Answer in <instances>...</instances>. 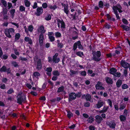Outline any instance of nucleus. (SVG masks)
I'll use <instances>...</instances> for the list:
<instances>
[{
  "mask_svg": "<svg viewBox=\"0 0 130 130\" xmlns=\"http://www.w3.org/2000/svg\"><path fill=\"white\" fill-rule=\"evenodd\" d=\"M112 9L115 14L116 15L117 19H119L120 18L117 10L118 11L119 13H121L123 12L121 10L122 9V7L119 4H117L115 6H113Z\"/></svg>",
  "mask_w": 130,
  "mask_h": 130,
  "instance_id": "nucleus-1",
  "label": "nucleus"
},
{
  "mask_svg": "<svg viewBox=\"0 0 130 130\" xmlns=\"http://www.w3.org/2000/svg\"><path fill=\"white\" fill-rule=\"evenodd\" d=\"M93 59L96 61H99L101 60L99 57L101 56V53L100 51H97V52H92Z\"/></svg>",
  "mask_w": 130,
  "mask_h": 130,
  "instance_id": "nucleus-2",
  "label": "nucleus"
},
{
  "mask_svg": "<svg viewBox=\"0 0 130 130\" xmlns=\"http://www.w3.org/2000/svg\"><path fill=\"white\" fill-rule=\"evenodd\" d=\"M14 31V29L12 28H10L9 29H6L5 31V33L6 35L8 38H10L11 36L10 34H13Z\"/></svg>",
  "mask_w": 130,
  "mask_h": 130,
  "instance_id": "nucleus-3",
  "label": "nucleus"
},
{
  "mask_svg": "<svg viewBox=\"0 0 130 130\" xmlns=\"http://www.w3.org/2000/svg\"><path fill=\"white\" fill-rule=\"evenodd\" d=\"M57 22L58 26L59 28H60V27L61 28H65V24L64 22L62 19L60 20L59 19H58L57 20Z\"/></svg>",
  "mask_w": 130,
  "mask_h": 130,
  "instance_id": "nucleus-4",
  "label": "nucleus"
},
{
  "mask_svg": "<svg viewBox=\"0 0 130 130\" xmlns=\"http://www.w3.org/2000/svg\"><path fill=\"white\" fill-rule=\"evenodd\" d=\"M17 102L19 104H21L24 102L26 100V98L25 96H21L18 95L17 96Z\"/></svg>",
  "mask_w": 130,
  "mask_h": 130,
  "instance_id": "nucleus-5",
  "label": "nucleus"
},
{
  "mask_svg": "<svg viewBox=\"0 0 130 130\" xmlns=\"http://www.w3.org/2000/svg\"><path fill=\"white\" fill-rule=\"evenodd\" d=\"M104 102L101 100H100L98 101L97 104L96 105V107L97 108H99L103 106Z\"/></svg>",
  "mask_w": 130,
  "mask_h": 130,
  "instance_id": "nucleus-6",
  "label": "nucleus"
},
{
  "mask_svg": "<svg viewBox=\"0 0 130 130\" xmlns=\"http://www.w3.org/2000/svg\"><path fill=\"white\" fill-rule=\"evenodd\" d=\"M58 55V53H56L55 55L53 56V60L55 63H58L60 61L59 58L57 57Z\"/></svg>",
  "mask_w": 130,
  "mask_h": 130,
  "instance_id": "nucleus-7",
  "label": "nucleus"
},
{
  "mask_svg": "<svg viewBox=\"0 0 130 130\" xmlns=\"http://www.w3.org/2000/svg\"><path fill=\"white\" fill-rule=\"evenodd\" d=\"M102 85V83L100 82H98L95 86L96 89L100 90L104 89V88L103 87L101 86Z\"/></svg>",
  "mask_w": 130,
  "mask_h": 130,
  "instance_id": "nucleus-8",
  "label": "nucleus"
},
{
  "mask_svg": "<svg viewBox=\"0 0 130 130\" xmlns=\"http://www.w3.org/2000/svg\"><path fill=\"white\" fill-rule=\"evenodd\" d=\"M45 71L46 74L49 76H50L51 75V72L52 71V69L51 67H48L46 69Z\"/></svg>",
  "mask_w": 130,
  "mask_h": 130,
  "instance_id": "nucleus-9",
  "label": "nucleus"
},
{
  "mask_svg": "<svg viewBox=\"0 0 130 130\" xmlns=\"http://www.w3.org/2000/svg\"><path fill=\"white\" fill-rule=\"evenodd\" d=\"M121 64L124 68H127L129 67V64L124 61L122 60L121 61Z\"/></svg>",
  "mask_w": 130,
  "mask_h": 130,
  "instance_id": "nucleus-10",
  "label": "nucleus"
},
{
  "mask_svg": "<svg viewBox=\"0 0 130 130\" xmlns=\"http://www.w3.org/2000/svg\"><path fill=\"white\" fill-rule=\"evenodd\" d=\"M107 124L109 125L110 127L111 128H114L115 127L116 124L115 122L111 121L110 122H107Z\"/></svg>",
  "mask_w": 130,
  "mask_h": 130,
  "instance_id": "nucleus-11",
  "label": "nucleus"
},
{
  "mask_svg": "<svg viewBox=\"0 0 130 130\" xmlns=\"http://www.w3.org/2000/svg\"><path fill=\"white\" fill-rule=\"evenodd\" d=\"M103 120L102 118L99 115H96L95 117V120L98 123H100Z\"/></svg>",
  "mask_w": 130,
  "mask_h": 130,
  "instance_id": "nucleus-12",
  "label": "nucleus"
},
{
  "mask_svg": "<svg viewBox=\"0 0 130 130\" xmlns=\"http://www.w3.org/2000/svg\"><path fill=\"white\" fill-rule=\"evenodd\" d=\"M86 99L87 101H89L91 102H93V100L91 98V95L89 94H86Z\"/></svg>",
  "mask_w": 130,
  "mask_h": 130,
  "instance_id": "nucleus-13",
  "label": "nucleus"
},
{
  "mask_svg": "<svg viewBox=\"0 0 130 130\" xmlns=\"http://www.w3.org/2000/svg\"><path fill=\"white\" fill-rule=\"evenodd\" d=\"M69 96L70 98L71 99L74 100L76 97V95L74 93H72L69 94Z\"/></svg>",
  "mask_w": 130,
  "mask_h": 130,
  "instance_id": "nucleus-14",
  "label": "nucleus"
},
{
  "mask_svg": "<svg viewBox=\"0 0 130 130\" xmlns=\"http://www.w3.org/2000/svg\"><path fill=\"white\" fill-rule=\"evenodd\" d=\"M121 27L126 31H128L129 30V27L125 25H121Z\"/></svg>",
  "mask_w": 130,
  "mask_h": 130,
  "instance_id": "nucleus-15",
  "label": "nucleus"
},
{
  "mask_svg": "<svg viewBox=\"0 0 130 130\" xmlns=\"http://www.w3.org/2000/svg\"><path fill=\"white\" fill-rule=\"evenodd\" d=\"M64 11L67 14H68L69 13V11L68 6H64Z\"/></svg>",
  "mask_w": 130,
  "mask_h": 130,
  "instance_id": "nucleus-16",
  "label": "nucleus"
},
{
  "mask_svg": "<svg viewBox=\"0 0 130 130\" xmlns=\"http://www.w3.org/2000/svg\"><path fill=\"white\" fill-rule=\"evenodd\" d=\"M106 16L107 19L108 20L113 21H115V19L112 18H111L109 14H107Z\"/></svg>",
  "mask_w": 130,
  "mask_h": 130,
  "instance_id": "nucleus-17",
  "label": "nucleus"
},
{
  "mask_svg": "<svg viewBox=\"0 0 130 130\" xmlns=\"http://www.w3.org/2000/svg\"><path fill=\"white\" fill-rule=\"evenodd\" d=\"M126 116L123 115H121L120 116V119L121 121H123L126 120Z\"/></svg>",
  "mask_w": 130,
  "mask_h": 130,
  "instance_id": "nucleus-18",
  "label": "nucleus"
},
{
  "mask_svg": "<svg viewBox=\"0 0 130 130\" xmlns=\"http://www.w3.org/2000/svg\"><path fill=\"white\" fill-rule=\"evenodd\" d=\"M106 81L107 83H108L112 84V83L111 79L109 77H106Z\"/></svg>",
  "mask_w": 130,
  "mask_h": 130,
  "instance_id": "nucleus-19",
  "label": "nucleus"
},
{
  "mask_svg": "<svg viewBox=\"0 0 130 130\" xmlns=\"http://www.w3.org/2000/svg\"><path fill=\"white\" fill-rule=\"evenodd\" d=\"M48 7L50 9H52L53 10H55L57 8V6L56 5L52 6V5H48Z\"/></svg>",
  "mask_w": 130,
  "mask_h": 130,
  "instance_id": "nucleus-20",
  "label": "nucleus"
},
{
  "mask_svg": "<svg viewBox=\"0 0 130 130\" xmlns=\"http://www.w3.org/2000/svg\"><path fill=\"white\" fill-rule=\"evenodd\" d=\"M116 72V69L114 68H112L110 69V73L113 75H114Z\"/></svg>",
  "mask_w": 130,
  "mask_h": 130,
  "instance_id": "nucleus-21",
  "label": "nucleus"
},
{
  "mask_svg": "<svg viewBox=\"0 0 130 130\" xmlns=\"http://www.w3.org/2000/svg\"><path fill=\"white\" fill-rule=\"evenodd\" d=\"M53 75L57 76H59L60 75V73L57 70H55L53 72Z\"/></svg>",
  "mask_w": 130,
  "mask_h": 130,
  "instance_id": "nucleus-22",
  "label": "nucleus"
},
{
  "mask_svg": "<svg viewBox=\"0 0 130 130\" xmlns=\"http://www.w3.org/2000/svg\"><path fill=\"white\" fill-rule=\"evenodd\" d=\"M122 82L121 80H118L116 83L117 86V87H119L122 85Z\"/></svg>",
  "mask_w": 130,
  "mask_h": 130,
  "instance_id": "nucleus-23",
  "label": "nucleus"
},
{
  "mask_svg": "<svg viewBox=\"0 0 130 130\" xmlns=\"http://www.w3.org/2000/svg\"><path fill=\"white\" fill-rule=\"evenodd\" d=\"M36 14L38 16H39L41 14V8H40L39 7L37 8Z\"/></svg>",
  "mask_w": 130,
  "mask_h": 130,
  "instance_id": "nucleus-24",
  "label": "nucleus"
},
{
  "mask_svg": "<svg viewBox=\"0 0 130 130\" xmlns=\"http://www.w3.org/2000/svg\"><path fill=\"white\" fill-rule=\"evenodd\" d=\"M25 5L27 7H29L30 5V3L28 1L25 0L24 1Z\"/></svg>",
  "mask_w": 130,
  "mask_h": 130,
  "instance_id": "nucleus-25",
  "label": "nucleus"
},
{
  "mask_svg": "<svg viewBox=\"0 0 130 130\" xmlns=\"http://www.w3.org/2000/svg\"><path fill=\"white\" fill-rule=\"evenodd\" d=\"M15 12V10L14 9H12L10 11V13L12 18L14 17Z\"/></svg>",
  "mask_w": 130,
  "mask_h": 130,
  "instance_id": "nucleus-26",
  "label": "nucleus"
},
{
  "mask_svg": "<svg viewBox=\"0 0 130 130\" xmlns=\"http://www.w3.org/2000/svg\"><path fill=\"white\" fill-rule=\"evenodd\" d=\"M94 120V119L91 117H90L88 118L87 121L89 123H91L93 122Z\"/></svg>",
  "mask_w": 130,
  "mask_h": 130,
  "instance_id": "nucleus-27",
  "label": "nucleus"
},
{
  "mask_svg": "<svg viewBox=\"0 0 130 130\" xmlns=\"http://www.w3.org/2000/svg\"><path fill=\"white\" fill-rule=\"evenodd\" d=\"M33 29V27L31 25H29L28 27V30L30 32H31L32 31Z\"/></svg>",
  "mask_w": 130,
  "mask_h": 130,
  "instance_id": "nucleus-28",
  "label": "nucleus"
},
{
  "mask_svg": "<svg viewBox=\"0 0 130 130\" xmlns=\"http://www.w3.org/2000/svg\"><path fill=\"white\" fill-rule=\"evenodd\" d=\"M56 37L57 38L60 37L61 36V34L59 32H57L55 33Z\"/></svg>",
  "mask_w": 130,
  "mask_h": 130,
  "instance_id": "nucleus-29",
  "label": "nucleus"
},
{
  "mask_svg": "<svg viewBox=\"0 0 130 130\" xmlns=\"http://www.w3.org/2000/svg\"><path fill=\"white\" fill-rule=\"evenodd\" d=\"M76 54L78 56L81 57L82 56H83L84 54L83 52H77Z\"/></svg>",
  "mask_w": 130,
  "mask_h": 130,
  "instance_id": "nucleus-30",
  "label": "nucleus"
},
{
  "mask_svg": "<svg viewBox=\"0 0 130 130\" xmlns=\"http://www.w3.org/2000/svg\"><path fill=\"white\" fill-rule=\"evenodd\" d=\"M67 116L69 118H70L71 117L73 116V114L70 111H67Z\"/></svg>",
  "mask_w": 130,
  "mask_h": 130,
  "instance_id": "nucleus-31",
  "label": "nucleus"
},
{
  "mask_svg": "<svg viewBox=\"0 0 130 130\" xmlns=\"http://www.w3.org/2000/svg\"><path fill=\"white\" fill-rule=\"evenodd\" d=\"M77 44L79 49L82 50L83 48V47L80 44V41H77Z\"/></svg>",
  "mask_w": 130,
  "mask_h": 130,
  "instance_id": "nucleus-32",
  "label": "nucleus"
},
{
  "mask_svg": "<svg viewBox=\"0 0 130 130\" xmlns=\"http://www.w3.org/2000/svg\"><path fill=\"white\" fill-rule=\"evenodd\" d=\"M51 17L50 14H48L45 18V19L47 21H49L51 20Z\"/></svg>",
  "mask_w": 130,
  "mask_h": 130,
  "instance_id": "nucleus-33",
  "label": "nucleus"
},
{
  "mask_svg": "<svg viewBox=\"0 0 130 130\" xmlns=\"http://www.w3.org/2000/svg\"><path fill=\"white\" fill-rule=\"evenodd\" d=\"M107 103L109 104L110 107L111 108L112 107V104L111 101L110 99L107 100Z\"/></svg>",
  "mask_w": 130,
  "mask_h": 130,
  "instance_id": "nucleus-34",
  "label": "nucleus"
},
{
  "mask_svg": "<svg viewBox=\"0 0 130 130\" xmlns=\"http://www.w3.org/2000/svg\"><path fill=\"white\" fill-rule=\"evenodd\" d=\"M6 67L5 66H3L0 69V71L2 72H6Z\"/></svg>",
  "mask_w": 130,
  "mask_h": 130,
  "instance_id": "nucleus-35",
  "label": "nucleus"
},
{
  "mask_svg": "<svg viewBox=\"0 0 130 130\" xmlns=\"http://www.w3.org/2000/svg\"><path fill=\"white\" fill-rule=\"evenodd\" d=\"M20 37V35L19 33L16 34L15 36V40H18L19 39Z\"/></svg>",
  "mask_w": 130,
  "mask_h": 130,
  "instance_id": "nucleus-36",
  "label": "nucleus"
},
{
  "mask_svg": "<svg viewBox=\"0 0 130 130\" xmlns=\"http://www.w3.org/2000/svg\"><path fill=\"white\" fill-rule=\"evenodd\" d=\"M70 75L71 76H72L73 75L76 74L77 73V72L72 70H70Z\"/></svg>",
  "mask_w": 130,
  "mask_h": 130,
  "instance_id": "nucleus-37",
  "label": "nucleus"
},
{
  "mask_svg": "<svg viewBox=\"0 0 130 130\" xmlns=\"http://www.w3.org/2000/svg\"><path fill=\"white\" fill-rule=\"evenodd\" d=\"M19 9L21 11H24L25 10V8L24 6H21L20 7Z\"/></svg>",
  "mask_w": 130,
  "mask_h": 130,
  "instance_id": "nucleus-38",
  "label": "nucleus"
},
{
  "mask_svg": "<svg viewBox=\"0 0 130 130\" xmlns=\"http://www.w3.org/2000/svg\"><path fill=\"white\" fill-rule=\"evenodd\" d=\"M64 89V87L63 86H61L59 87L58 89L57 92H61L63 91Z\"/></svg>",
  "mask_w": 130,
  "mask_h": 130,
  "instance_id": "nucleus-39",
  "label": "nucleus"
},
{
  "mask_svg": "<svg viewBox=\"0 0 130 130\" xmlns=\"http://www.w3.org/2000/svg\"><path fill=\"white\" fill-rule=\"evenodd\" d=\"M41 60H39L38 61V62L37 68L39 69L41 68Z\"/></svg>",
  "mask_w": 130,
  "mask_h": 130,
  "instance_id": "nucleus-40",
  "label": "nucleus"
},
{
  "mask_svg": "<svg viewBox=\"0 0 130 130\" xmlns=\"http://www.w3.org/2000/svg\"><path fill=\"white\" fill-rule=\"evenodd\" d=\"M1 2L4 7H5L7 6V3L4 0H2Z\"/></svg>",
  "mask_w": 130,
  "mask_h": 130,
  "instance_id": "nucleus-41",
  "label": "nucleus"
},
{
  "mask_svg": "<svg viewBox=\"0 0 130 130\" xmlns=\"http://www.w3.org/2000/svg\"><path fill=\"white\" fill-rule=\"evenodd\" d=\"M12 64L13 66L15 67H16L18 66V64L16 62L13 61L12 62Z\"/></svg>",
  "mask_w": 130,
  "mask_h": 130,
  "instance_id": "nucleus-42",
  "label": "nucleus"
},
{
  "mask_svg": "<svg viewBox=\"0 0 130 130\" xmlns=\"http://www.w3.org/2000/svg\"><path fill=\"white\" fill-rule=\"evenodd\" d=\"M123 22L125 24L127 25L128 24V21L127 20L125 19H123L122 20Z\"/></svg>",
  "mask_w": 130,
  "mask_h": 130,
  "instance_id": "nucleus-43",
  "label": "nucleus"
},
{
  "mask_svg": "<svg viewBox=\"0 0 130 130\" xmlns=\"http://www.w3.org/2000/svg\"><path fill=\"white\" fill-rule=\"evenodd\" d=\"M113 75L116 77H119L120 76L121 74L120 73H115Z\"/></svg>",
  "mask_w": 130,
  "mask_h": 130,
  "instance_id": "nucleus-44",
  "label": "nucleus"
},
{
  "mask_svg": "<svg viewBox=\"0 0 130 130\" xmlns=\"http://www.w3.org/2000/svg\"><path fill=\"white\" fill-rule=\"evenodd\" d=\"M128 88V85L126 84H123L122 85V88L123 89H125L127 88Z\"/></svg>",
  "mask_w": 130,
  "mask_h": 130,
  "instance_id": "nucleus-45",
  "label": "nucleus"
},
{
  "mask_svg": "<svg viewBox=\"0 0 130 130\" xmlns=\"http://www.w3.org/2000/svg\"><path fill=\"white\" fill-rule=\"evenodd\" d=\"M46 30L44 29L43 26H41V33H44L45 32Z\"/></svg>",
  "mask_w": 130,
  "mask_h": 130,
  "instance_id": "nucleus-46",
  "label": "nucleus"
},
{
  "mask_svg": "<svg viewBox=\"0 0 130 130\" xmlns=\"http://www.w3.org/2000/svg\"><path fill=\"white\" fill-rule=\"evenodd\" d=\"M103 5V3L102 1H100L99 2V6L100 8H102Z\"/></svg>",
  "mask_w": 130,
  "mask_h": 130,
  "instance_id": "nucleus-47",
  "label": "nucleus"
},
{
  "mask_svg": "<svg viewBox=\"0 0 130 130\" xmlns=\"http://www.w3.org/2000/svg\"><path fill=\"white\" fill-rule=\"evenodd\" d=\"M108 108V107L104 106L103 108V111L104 112H105L107 111Z\"/></svg>",
  "mask_w": 130,
  "mask_h": 130,
  "instance_id": "nucleus-48",
  "label": "nucleus"
},
{
  "mask_svg": "<svg viewBox=\"0 0 130 130\" xmlns=\"http://www.w3.org/2000/svg\"><path fill=\"white\" fill-rule=\"evenodd\" d=\"M42 6L44 8H46L47 7V5L46 3H44L42 4Z\"/></svg>",
  "mask_w": 130,
  "mask_h": 130,
  "instance_id": "nucleus-49",
  "label": "nucleus"
},
{
  "mask_svg": "<svg viewBox=\"0 0 130 130\" xmlns=\"http://www.w3.org/2000/svg\"><path fill=\"white\" fill-rule=\"evenodd\" d=\"M125 107V106L124 105H120L119 109L120 110H122L124 109Z\"/></svg>",
  "mask_w": 130,
  "mask_h": 130,
  "instance_id": "nucleus-50",
  "label": "nucleus"
},
{
  "mask_svg": "<svg viewBox=\"0 0 130 130\" xmlns=\"http://www.w3.org/2000/svg\"><path fill=\"white\" fill-rule=\"evenodd\" d=\"M78 45L77 42V43H75L73 46V49L74 50H75L77 47V46Z\"/></svg>",
  "mask_w": 130,
  "mask_h": 130,
  "instance_id": "nucleus-51",
  "label": "nucleus"
},
{
  "mask_svg": "<svg viewBox=\"0 0 130 130\" xmlns=\"http://www.w3.org/2000/svg\"><path fill=\"white\" fill-rule=\"evenodd\" d=\"M82 75L85 76L86 75V73L85 71H83L81 72L80 73Z\"/></svg>",
  "mask_w": 130,
  "mask_h": 130,
  "instance_id": "nucleus-52",
  "label": "nucleus"
},
{
  "mask_svg": "<svg viewBox=\"0 0 130 130\" xmlns=\"http://www.w3.org/2000/svg\"><path fill=\"white\" fill-rule=\"evenodd\" d=\"M48 37L50 41H54L55 40V38L54 37L52 36H49Z\"/></svg>",
  "mask_w": 130,
  "mask_h": 130,
  "instance_id": "nucleus-53",
  "label": "nucleus"
},
{
  "mask_svg": "<svg viewBox=\"0 0 130 130\" xmlns=\"http://www.w3.org/2000/svg\"><path fill=\"white\" fill-rule=\"evenodd\" d=\"M34 75L35 76H40V74L38 72H36L34 73Z\"/></svg>",
  "mask_w": 130,
  "mask_h": 130,
  "instance_id": "nucleus-54",
  "label": "nucleus"
},
{
  "mask_svg": "<svg viewBox=\"0 0 130 130\" xmlns=\"http://www.w3.org/2000/svg\"><path fill=\"white\" fill-rule=\"evenodd\" d=\"M105 27L106 28L109 29L110 28V26L109 24L106 23L105 25Z\"/></svg>",
  "mask_w": 130,
  "mask_h": 130,
  "instance_id": "nucleus-55",
  "label": "nucleus"
},
{
  "mask_svg": "<svg viewBox=\"0 0 130 130\" xmlns=\"http://www.w3.org/2000/svg\"><path fill=\"white\" fill-rule=\"evenodd\" d=\"M89 129L90 130H94V128L93 126H90L89 127Z\"/></svg>",
  "mask_w": 130,
  "mask_h": 130,
  "instance_id": "nucleus-56",
  "label": "nucleus"
},
{
  "mask_svg": "<svg viewBox=\"0 0 130 130\" xmlns=\"http://www.w3.org/2000/svg\"><path fill=\"white\" fill-rule=\"evenodd\" d=\"M8 58V56L7 55H4L3 56H2V59H7Z\"/></svg>",
  "mask_w": 130,
  "mask_h": 130,
  "instance_id": "nucleus-57",
  "label": "nucleus"
},
{
  "mask_svg": "<svg viewBox=\"0 0 130 130\" xmlns=\"http://www.w3.org/2000/svg\"><path fill=\"white\" fill-rule=\"evenodd\" d=\"M26 86L27 87L29 88L30 89L31 88V85L29 84H28V83H27V84H26Z\"/></svg>",
  "mask_w": 130,
  "mask_h": 130,
  "instance_id": "nucleus-58",
  "label": "nucleus"
},
{
  "mask_svg": "<svg viewBox=\"0 0 130 130\" xmlns=\"http://www.w3.org/2000/svg\"><path fill=\"white\" fill-rule=\"evenodd\" d=\"M30 93L32 95L34 96H36L37 95V93L35 92L31 91Z\"/></svg>",
  "mask_w": 130,
  "mask_h": 130,
  "instance_id": "nucleus-59",
  "label": "nucleus"
},
{
  "mask_svg": "<svg viewBox=\"0 0 130 130\" xmlns=\"http://www.w3.org/2000/svg\"><path fill=\"white\" fill-rule=\"evenodd\" d=\"M114 106L116 110H119V107L118 104L114 105Z\"/></svg>",
  "mask_w": 130,
  "mask_h": 130,
  "instance_id": "nucleus-60",
  "label": "nucleus"
},
{
  "mask_svg": "<svg viewBox=\"0 0 130 130\" xmlns=\"http://www.w3.org/2000/svg\"><path fill=\"white\" fill-rule=\"evenodd\" d=\"M9 115L11 117H17V114L15 113H13L12 114H11Z\"/></svg>",
  "mask_w": 130,
  "mask_h": 130,
  "instance_id": "nucleus-61",
  "label": "nucleus"
},
{
  "mask_svg": "<svg viewBox=\"0 0 130 130\" xmlns=\"http://www.w3.org/2000/svg\"><path fill=\"white\" fill-rule=\"evenodd\" d=\"M37 7V3L36 2H35L34 3V4L32 6L33 8L34 9L36 8Z\"/></svg>",
  "mask_w": 130,
  "mask_h": 130,
  "instance_id": "nucleus-62",
  "label": "nucleus"
},
{
  "mask_svg": "<svg viewBox=\"0 0 130 130\" xmlns=\"http://www.w3.org/2000/svg\"><path fill=\"white\" fill-rule=\"evenodd\" d=\"M75 127V125L74 124H73L70 126H69V127L71 129H73Z\"/></svg>",
  "mask_w": 130,
  "mask_h": 130,
  "instance_id": "nucleus-63",
  "label": "nucleus"
},
{
  "mask_svg": "<svg viewBox=\"0 0 130 130\" xmlns=\"http://www.w3.org/2000/svg\"><path fill=\"white\" fill-rule=\"evenodd\" d=\"M8 9H10L12 7V4L11 3H8Z\"/></svg>",
  "mask_w": 130,
  "mask_h": 130,
  "instance_id": "nucleus-64",
  "label": "nucleus"
}]
</instances>
